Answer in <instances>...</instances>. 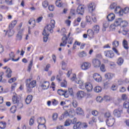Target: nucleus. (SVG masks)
Wrapping results in <instances>:
<instances>
[{
	"mask_svg": "<svg viewBox=\"0 0 129 129\" xmlns=\"http://www.w3.org/2000/svg\"><path fill=\"white\" fill-rule=\"evenodd\" d=\"M32 79H28L26 80L25 83L27 88V92L30 93L33 90V88L36 87L37 85V81L35 80L31 81Z\"/></svg>",
	"mask_w": 129,
	"mask_h": 129,
	"instance_id": "obj_1",
	"label": "nucleus"
},
{
	"mask_svg": "<svg viewBox=\"0 0 129 129\" xmlns=\"http://www.w3.org/2000/svg\"><path fill=\"white\" fill-rule=\"evenodd\" d=\"M55 28V20H52L50 21V24L47 25L44 28L43 32L45 33H48V32H50V33H53V29Z\"/></svg>",
	"mask_w": 129,
	"mask_h": 129,
	"instance_id": "obj_2",
	"label": "nucleus"
},
{
	"mask_svg": "<svg viewBox=\"0 0 129 129\" xmlns=\"http://www.w3.org/2000/svg\"><path fill=\"white\" fill-rule=\"evenodd\" d=\"M17 20H14L11 22V23L9 26V30L7 31L6 32L8 33L10 37H12L14 34H15V32H14V30H13V29H14L15 26L17 25Z\"/></svg>",
	"mask_w": 129,
	"mask_h": 129,
	"instance_id": "obj_3",
	"label": "nucleus"
},
{
	"mask_svg": "<svg viewBox=\"0 0 129 129\" xmlns=\"http://www.w3.org/2000/svg\"><path fill=\"white\" fill-rule=\"evenodd\" d=\"M128 24V23L126 21H122V19H121V18H118L116 19L114 22V26L117 27L118 26H120V25H121L123 28H124V27H126Z\"/></svg>",
	"mask_w": 129,
	"mask_h": 129,
	"instance_id": "obj_4",
	"label": "nucleus"
},
{
	"mask_svg": "<svg viewBox=\"0 0 129 129\" xmlns=\"http://www.w3.org/2000/svg\"><path fill=\"white\" fill-rule=\"evenodd\" d=\"M106 122L108 126H112L115 122V119L113 117H110L109 119H106Z\"/></svg>",
	"mask_w": 129,
	"mask_h": 129,
	"instance_id": "obj_5",
	"label": "nucleus"
},
{
	"mask_svg": "<svg viewBox=\"0 0 129 129\" xmlns=\"http://www.w3.org/2000/svg\"><path fill=\"white\" fill-rule=\"evenodd\" d=\"M82 86H83V87H85L87 91L88 92H90L91 91H92V89L93 87H92V85L90 84V83H87L86 84L82 85Z\"/></svg>",
	"mask_w": 129,
	"mask_h": 129,
	"instance_id": "obj_6",
	"label": "nucleus"
},
{
	"mask_svg": "<svg viewBox=\"0 0 129 129\" xmlns=\"http://www.w3.org/2000/svg\"><path fill=\"white\" fill-rule=\"evenodd\" d=\"M92 64L93 66L95 68H98L100 66V64H101V62H100V60L97 58H94L92 60Z\"/></svg>",
	"mask_w": 129,
	"mask_h": 129,
	"instance_id": "obj_7",
	"label": "nucleus"
},
{
	"mask_svg": "<svg viewBox=\"0 0 129 129\" xmlns=\"http://www.w3.org/2000/svg\"><path fill=\"white\" fill-rule=\"evenodd\" d=\"M68 40V37L66 36V34H63L61 39L62 42L60 44V47H65V46H66V44H67Z\"/></svg>",
	"mask_w": 129,
	"mask_h": 129,
	"instance_id": "obj_8",
	"label": "nucleus"
},
{
	"mask_svg": "<svg viewBox=\"0 0 129 129\" xmlns=\"http://www.w3.org/2000/svg\"><path fill=\"white\" fill-rule=\"evenodd\" d=\"M104 54L106 57H108V58H113L114 56V53L113 51L111 50H107L104 52Z\"/></svg>",
	"mask_w": 129,
	"mask_h": 129,
	"instance_id": "obj_9",
	"label": "nucleus"
},
{
	"mask_svg": "<svg viewBox=\"0 0 129 129\" xmlns=\"http://www.w3.org/2000/svg\"><path fill=\"white\" fill-rule=\"evenodd\" d=\"M77 13L78 15H83V13H84V5H80L77 9Z\"/></svg>",
	"mask_w": 129,
	"mask_h": 129,
	"instance_id": "obj_10",
	"label": "nucleus"
},
{
	"mask_svg": "<svg viewBox=\"0 0 129 129\" xmlns=\"http://www.w3.org/2000/svg\"><path fill=\"white\" fill-rule=\"evenodd\" d=\"M93 77L94 79L97 82H101V81L102 80V78H101V76L98 74H94L93 75Z\"/></svg>",
	"mask_w": 129,
	"mask_h": 129,
	"instance_id": "obj_11",
	"label": "nucleus"
},
{
	"mask_svg": "<svg viewBox=\"0 0 129 129\" xmlns=\"http://www.w3.org/2000/svg\"><path fill=\"white\" fill-rule=\"evenodd\" d=\"M88 9L90 13H92L95 10V4L93 3L88 5Z\"/></svg>",
	"mask_w": 129,
	"mask_h": 129,
	"instance_id": "obj_12",
	"label": "nucleus"
},
{
	"mask_svg": "<svg viewBox=\"0 0 129 129\" xmlns=\"http://www.w3.org/2000/svg\"><path fill=\"white\" fill-rule=\"evenodd\" d=\"M91 64L89 62H84L81 66V69L83 70H87V69L90 68Z\"/></svg>",
	"mask_w": 129,
	"mask_h": 129,
	"instance_id": "obj_13",
	"label": "nucleus"
},
{
	"mask_svg": "<svg viewBox=\"0 0 129 129\" xmlns=\"http://www.w3.org/2000/svg\"><path fill=\"white\" fill-rule=\"evenodd\" d=\"M121 113H122V110H117L115 109L113 111V114L114 116L116 117H120V115H121Z\"/></svg>",
	"mask_w": 129,
	"mask_h": 129,
	"instance_id": "obj_14",
	"label": "nucleus"
},
{
	"mask_svg": "<svg viewBox=\"0 0 129 129\" xmlns=\"http://www.w3.org/2000/svg\"><path fill=\"white\" fill-rule=\"evenodd\" d=\"M77 96L78 99H81V98H83L84 96H85V93L83 91H80L77 93Z\"/></svg>",
	"mask_w": 129,
	"mask_h": 129,
	"instance_id": "obj_15",
	"label": "nucleus"
},
{
	"mask_svg": "<svg viewBox=\"0 0 129 129\" xmlns=\"http://www.w3.org/2000/svg\"><path fill=\"white\" fill-rule=\"evenodd\" d=\"M114 77V74L110 73H107L105 74V78L108 80H111Z\"/></svg>",
	"mask_w": 129,
	"mask_h": 129,
	"instance_id": "obj_16",
	"label": "nucleus"
},
{
	"mask_svg": "<svg viewBox=\"0 0 129 129\" xmlns=\"http://www.w3.org/2000/svg\"><path fill=\"white\" fill-rule=\"evenodd\" d=\"M114 13L116 14H119L120 16H122L123 14V12L122 11L121 8H120V7L119 6L116 7L115 9L114 10Z\"/></svg>",
	"mask_w": 129,
	"mask_h": 129,
	"instance_id": "obj_17",
	"label": "nucleus"
},
{
	"mask_svg": "<svg viewBox=\"0 0 129 129\" xmlns=\"http://www.w3.org/2000/svg\"><path fill=\"white\" fill-rule=\"evenodd\" d=\"M42 35H43V42H45L46 43L47 41H48V37H49V33L48 31L47 32H45V31H43Z\"/></svg>",
	"mask_w": 129,
	"mask_h": 129,
	"instance_id": "obj_18",
	"label": "nucleus"
},
{
	"mask_svg": "<svg viewBox=\"0 0 129 129\" xmlns=\"http://www.w3.org/2000/svg\"><path fill=\"white\" fill-rule=\"evenodd\" d=\"M37 122L39 124H45L46 123V119L44 117H39L37 119Z\"/></svg>",
	"mask_w": 129,
	"mask_h": 129,
	"instance_id": "obj_19",
	"label": "nucleus"
},
{
	"mask_svg": "<svg viewBox=\"0 0 129 129\" xmlns=\"http://www.w3.org/2000/svg\"><path fill=\"white\" fill-rule=\"evenodd\" d=\"M23 32H24V29L20 30L18 33L16 35L17 40H22V37L23 36Z\"/></svg>",
	"mask_w": 129,
	"mask_h": 129,
	"instance_id": "obj_20",
	"label": "nucleus"
},
{
	"mask_svg": "<svg viewBox=\"0 0 129 129\" xmlns=\"http://www.w3.org/2000/svg\"><path fill=\"white\" fill-rule=\"evenodd\" d=\"M12 101L14 104H16V103H18L19 101H20V98L18 97V96L17 95H15L12 98Z\"/></svg>",
	"mask_w": 129,
	"mask_h": 129,
	"instance_id": "obj_21",
	"label": "nucleus"
},
{
	"mask_svg": "<svg viewBox=\"0 0 129 129\" xmlns=\"http://www.w3.org/2000/svg\"><path fill=\"white\" fill-rule=\"evenodd\" d=\"M33 99V96L32 95H28L25 100V102L26 104H30L32 102V100Z\"/></svg>",
	"mask_w": 129,
	"mask_h": 129,
	"instance_id": "obj_22",
	"label": "nucleus"
},
{
	"mask_svg": "<svg viewBox=\"0 0 129 129\" xmlns=\"http://www.w3.org/2000/svg\"><path fill=\"white\" fill-rule=\"evenodd\" d=\"M87 35L91 38H94V31L92 29H88L87 30Z\"/></svg>",
	"mask_w": 129,
	"mask_h": 129,
	"instance_id": "obj_23",
	"label": "nucleus"
},
{
	"mask_svg": "<svg viewBox=\"0 0 129 129\" xmlns=\"http://www.w3.org/2000/svg\"><path fill=\"white\" fill-rule=\"evenodd\" d=\"M114 18H115V16L113 13H110L107 16L108 22H112V21L114 20Z\"/></svg>",
	"mask_w": 129,
	"mask_h": 129,
	"instance_id": "obj_24",
	"label": "nucleus"
},
{
	"mask_svg": "<svg viewBox=\"0 0 129 129\" xmlns=\"http://www.w3.org/2000/svg\"><path fill=\"white\" fill-rule=\"evenodd\" d=\"M49 85H50L49 82L45 81L42 84L41 87L42 89H44L45 90L49 88Z\"/></svg>",
	"mask_w": 129,
	"mask_h": 129,
	"instance_id": "obj_25",
	"label": "nucleus"
},
{
	"mask_svg": "<svg viewBox=\"0 0 129 129\" xmlns=\"http://www.w3.org/2000/svg\"><path fill=\"white\" fill-rule=\"evenodd\" d=\"M6 73L7 74L6 77H8V78H11V77H12V72L10 68L7 69V70L6 71Z\"/></svg>",
	"mask_w": 129,
	"mask_h": 129,
	"instance_id": "obj_26",
	"label": "nucleus"
},
{
	"mask_svg": "<svg viewBox=\"0 0 129 129\" xmlns=\"http://www.w3.org/2000/svg\"><path fill=\"white\" fill-rule=\"evenodd\" d=\"M81 127H82L81 122H77L74 124L73 126L74 129H80L81 128Z\"/></svg>",
	"mask_w": 129,
	"mask_h": 129,
	"instance_id": "obj_27",
	"label": "nucleus"
},
{
	"mask_svg": "<svg viewBox=\"0 0 129 129\" xmlns=\"http://www.w3.org/2000/svg\"><path fill=\"white\" fill-rule=\"evenodd\" d=\"M122 45L124 49L127 50L128 49V43L126 40L124 39L122 42Z\"/></svg>",
	"mask_w": 129,
	"mask_h": 129,
	"instance_id": "obj_28",
	"label": "nucleus"
},
{
	"mask_svg": "<svg viewBox=\"0 0 129 129\" xmlns=\"http://www.w3.org/2000/svg\"><path fill=\"white\" fill-rule=\"evenodd\" d=\"M93 31H94L95 33H96V34H98V33H99L100 30L99 25H95L93 27Z\"/></svg>",
	"mask_w": 129,
	"mask_h": 129,
	"instance_id": "obj_29",
	"label": "nucleus"
},
{
	"mask_svg": "<svg viewBox=\"0 0 129 129\" xmlns=\"http://www.w3.org/2000/svg\"><path fill=\"white\" fill-rule=\"evenodd\" d=\"M71 123H72V120L70 119H67L64 122V126H69Z\"/></svg>",
	"mask_w": 129,
	"mask_h": 129,
	"instance_id": "obj_30",
	"label": "nucleus"
},
{
	"mask_svg": "<svg viewBox=\"0 0 129 129\" xmlns=\"http://www.w3.org/2000/svg\"><path fill=\"white\" fill-rule=\"evenodd\" d=\"M119 45V42H118V41H117V40H114L112 42L113 48H116V47H118Z\"/></svg>",
	"mask_w": 129,
	"mask_h": 129,
	"instance_id": "obj_31",
	"label": "nucleus"
},
{
	"mask_svg": "<svg viewBox=\"0 0 129 129\" xmlns=\"http://www.w3.org/2000/svg\"><path fill=\"white\" fill-rule=\"evenodd\" d=\"M122 34H123V35H125L127 34H128L129 30L127 28H125V27H122Z\"/></svg>",
	"mask_w": 129,
	"mask_h": 129,
	"instance_id": "obj_32",
	"label": "nucleus"
},
{
	"mask_svg": "<svg viewBox=\"0 0 129 129\" xmlns=\"http://www.w3.org/2000/svg\"><path fill=\"white\" fill-rule=\"evenodd\" d=\"M109 26V23L107 21H105L104 22L103 24V28H104V31H105V29H106V28H108Z\"/></svg>",
	"mask_w": 129,
	"mask_h": 129,
	"instance_id": "obj_33",
	"label": "nucleus"
},
{
	"mask_svg": "<svg viewBox=\"0 0 129 129\" xmlns=\"http://www.w3.org/2000/svg\"><path fill=\"white\" fill-rule=\"evenodd\" d=\"M104 117H106L107 119L110 118V117H112V116H111V115H110V113H109V112H106L105 113H104Z\"/></svg>",
	"mask_w": 129,
	"mask_h": 129,
	"instance_id": "obj_34",
	"label": "nucleus"
},
{
	"mask_svg": "<svg viewBox=\"0 0 129 129\" xmlns=\"http://www.w3.org/2000/svg\"><path fill=\"white\" fill-rule=\"evenodd\" d=\"M123 63V58H121V57H119L118 59V60L117 61V63L118 64V65H119V66H121V65L122 64V63Z\"/></svg>",
	"mask_w": 129,
	"mask_h": 129,
	"instance_id": "obj_35",
	"label": "nucleus"
},
{
	"mask_svg": "<svg viewBox=\"0 0 129 129\" xmlns=\"http://www.w3.org/2000/svg\"><path fill=\"white\" fill-rule=\"evenodd\" d=\"M87 54H86V52L85 51H83L82 52L79 53V56L81 58H83V57H86Z\"/></svg>",
	"mask_w": 129,
	"mask_h": 129,
	"instance_id": "obj_36",
	"label": "nucleus"
},
{
	"mask_svg": "<svg viewBox=\"0 0 129 129\" xmlns=\"http://www.w3.org/2000/svg\"><path fill=\"white\" fill-rule=\"evenodd\" d=\"M94 90L95 92L99 93V92H101L102 89L100 86H96L94 88Z\"/></svg>",
	"mask_w": 129,
	"mask_h": 129,
	"instance_id": "obj_37",
	"label": "nucleus"
},
{
	"mask_svg": "<svg viewBox=\"0 0 129 129\" xmlns=\"http://www.w3.org/2000/svg\"><path fill=\"white\" fill-rule=\"evenodd\" d=\"M32 67H33V60H31L28 67L27 71L28 72H31V69H32Z\"/></svg>",
	"mask_w": 129,
	"mask_h": 129,
	"instance_id": "obj_38",
	"label": "nucleus"
},
{
	"mask_svg": "<svg viewBox=\"0 0 129 129\" xmlns=\"http://www.w3.org/2000/svg\"><path fill=\"white\" fill-rule=\"evenodd\" d=\"M7 126V123L6 122H0V128H5Z\"/></svg>",
	"mask_w": 129,
	"mask_h": 129,
	"instance_id": "obj_39",
	"label": "nucleus"
},
{
	"mask_svg": "<svg viewBox=\"0 0 129 129\" xmlns=\"http://www.w3.org/2000/svg\"><path fill=\"white\" fill-rule=\"evenodd\" d=\"M55 5L56 7H58V8H61V7H62V3L60 0L56 1L55 2Z\"/></svg>",
	"mask_w": 129,
	"mask_h": 129,
	"instance_id": "obj_40",
	"label": "nucleus"
},
{
	"mask_svg": "<svg viewBox=\"0 0 129 129\" xmlns=\"http://www.w3.org/2000/svg\"><path fill=\"white\" fill-rule=\"evenodd\" d=\"M10 110L12 112V113H15L16 111H17V107L16 106H13L11 107L10 109Z\"/></svg>",
	"mask_w": 129,
	"mask_h": 129,
	"instance_id": "obj_41",
	"label": "nucleus"
},
{
	"mask_svg": "<svg viewBox=\"0 0 129 129\" xmlns=\"http://www.w3.org/2000/svg\"><path fill=\"white\" fill-rule=\"evenodd\" d=\"M76 83H77V84H80L81 85H80V86H81V88L82 89H84V88L83 87V86H82V85L84 84L82 83V81H81V80H79L78 81H76Z\"/></svg>",
	"mask_w": 129,
	"mask_h": 129,
	"instance_id": "obj_42",
	"label": "nucleus"
},
{
	"mask_svg": "<svg viewBox=\"0 0 129 129\" xmlns=\"http://www.w3.org/2000/svg\"><path fill=\"white\" fill-rule=\"evenodd\" d=\"M48 6H49V3H48V1H45L43 2H42V6L45 9H46V8L48 7Z\"/></svg>",
	"mask_w": 129,
	"mask_h": 129,
	"instance_id": "obj_43",
	"label": "nucleus"
},
{
	"mask_svg": "<svg viewBox=\"0 0 129 129\" xmlns=\"http://www.w3.org/2000/svg\"><path fill=\"white\" fill-rule=\"evenodd\" d=\"M28 23L29 25H31V24H33V25H35L36 24V20L34 19H31L29 21Z\"/></svg>",
	"mask_w": 129,
	"mask_h": 129,
	"instance_id": "obj_44",
	"label": "nucleus"
},
{
	"mask_svg": "<svg viewBox=\"0 0 129 129\" xmlns=\"http://www.w3.org/2000/svg\"><path fill=\"white\" fill-rule=\"evenodd\" d=\"M116 6H117V4H116L115 3H113L110 5V9L111 10H113V9H115V8H116Z\"/></svg>",
	"mask_w": 129,
	"mask_h": 129,
	"instance_id": "obj_45",
	"label": "nucleus"
},
{
	"mask_svg": "<svg viewBox=\"0 0 129 129\" xmlns=\"http://www.w3.org/2000/svg\"><path fill=\"white\" fill-rule=\"evenodd\" d=\"M77 113H79V114H83V110H82V109L80 107L77 108Z\"/></svg>",
	"mask_w": 129,
	"mask_h": 129,
	"instance_id": "obj_46",
	"label": "nucleus"
},
{
	"mask_svg": "<svg viewBox=\"0 0 129 129\" xmlns=\"http://www.w3.org/2000/svg\"><path fill=\"white\" fill-rule=\"evenodd\" d=\"M65 91L62 90V89H59L57 90V93L59 94V95H64V92Z\"/></svg>",
	"mask_w": 129,
	"mask_h": 129,
	"instance_id": "obj_47",
	"label": "nucleus"
},
{
	"mask_svg": "<svg viewBox=\"0 0 129 129\" xmlns=\"http://www.w3.org/2000/svg\"><path fill=\"white\" fill-rule=\"evenodd\" d=\"M102 100H103V98L101 96H98L96 98V101L98 102H102Z\"/></svg>",
	"mask_w": 129,
	"mask_h": 129,
	"instance_id": "obj_48",
	"label": "nucleus"
},
{
	"mask_svg": "<svg viewBox=\"0 0 129 129\" xmlns=\"http://www.w3.org/2000/svg\"><path fill=\"white\" fill-rule=\"evenodd\" d=\"M103 100H104V101H109V100H110V97L108 96H105L103 98Z\"/></svg>",
	"mask_w": 129,
	"mask_h": 129,
	"instance_id": "obj_49",
	"label": "nucleus"
},
{
	"mask_svg": "<svg viewBox=\"0 0 129 129\" xmlns=\"http://www.w3.org/2000/svg\"><path fill=\"white\" fill-rule=\"evenodd\" d=\"M38 129H47L46 128V125H45V124H38Z\"/></svg>",
	"mask_w": 129,
	"mask_h": 129,
	"instance_id": "obj_50",
	"label": "nucleus"
},
{
	"mask_svg": "<svg viewBox=\"0 0 129 129\" xmlns=\"http://www.w3.org/2000/svg\"><path fill=\"white\" fill-rule=\"evenodd\" d=\"M34 117H31V118L30 119V121H29V124L30 125H33V124H34Z\"/></svg>",
	"mask_w": 129,
	"mask_h": 129,
	"instance_id": "obj_51",
	"label": "nucleus"
},
{
	"mask_svg": "<svg viewBox=\"0 0 129 129\" xmlns=\"http://www.w3.org/2000/svg\"><path fill=\"white\" fill-rule=\"evenodd\" d=\"M63 95L66 98H68V97H69V95H70V94L69 93V92L64 91Z\"/></svg>",
	"mask_w": 129,
	"mask_h": 129,
	"instance_id": "obj_52",
	"label": "nucleus"
},
{
	"mask_svg": "<svg viewBox=\"0 0 129 129\" xmlns=\"http://www.w3.org/2000/svg\"><path fill=\"white\" fill-rule=\"evenodd\" d=\"M5 3L8 6H11V5H13V0H6Z\"/></svg>",
	"mask_w": 129,
	"mask_h": 129,
	"instance_id": "obj_53",
	"label": "nucleus"
},
{
	"mask_svg": "<svg viewBox=\"0 0 129 129\" xmlns=\"http://www.w3.org/2000/svg\"><path fill=\"white\" fill-rule=\"evenodd\" d=\"M100 70L102 72H105V66L104 64H101L100 67Z\"/></svg>",
	"mask_w": 129,
	"mask_h": 129,
	"instance_id": "obj_54",
	"label": "nucleus"
},
{
	"mask_svg": "<svg viewBox=\"0 0 129 129\" xmlns=\"http://www.w3.org/2000/svg\"><path fill=\"white\" fill-rule=\"evenodd\" d=\"M123 106L124 108H128L129 107V102H125L123 103Z\"/></svg>",
	"mask_w": 129,
	"mask_h": 129,
	"instance_id": "obj_55",
	"label": "nucleus"
},
{
	"mask_svg": "<svg viewBox=\"0 0 129 129\" xmlns=\"http://www.w3.org/2000/svg\"><path fill=\"white\" fill-rule=\"evenodd\" d=\"M78 105V103H77V101L75 100H73V106H74V107H75V108H76V107H77Z\"/></svg>",
	"mask_w": 129,
	"mask_h": 129,
	"instance_id": "obj_56",
	"label": "nucleus"
},
{
	"mask_svg": "<svg viewBox=\"0 0 129 129\" xmlns=\"http://www.w3.org/2000/svg\"><path fill=\"white\" fill-rule=\"evenodd\" d=\"M58 117V114L56 113H53L52 115V118L53 120H56L57 119V118Z\"/></svg>",
	"mask_w": 129,
	"mask_h": 129,
	"instance_id": "obj_57",
	"label": "nucleus"
},
{
	"mask_svg": "<svg viewBox=\"0 0 129 129\" xmlns=\"http://www.w3.org/2000/svg\"><path fill=\"white\" fill-rule=\"evenodd\" d=\"M16 80H17V79H16V78H12L8 81V82L9 83H13V82H15Z\"/></svg>",
	"mask_w": 129,
	"mask_h": 129,
	"instance_id": "obj_58",
	"label": "nucleus"
},
{
	"mask_svg": "<svg viewBox=\"0 0 129 129\" xmlns=\"http://www.w3.org/2000/svg\"><path fill=\"white\" fill-rule=\"evenodd\" d=\"M92 114L94 116H97V115H98V111H97V110L92 111Z\"/></svg>",
	"mask_w": 129,
	"mask_h": 129,
	"instance_id": "obj_59",
	"label": "nucleus"
},
{
	"mask_svg": "<svg viewBox=\"0 0 129 129\" xmlns=\"http://www.w3.org/2000/svg\"><path fill=\"white\" fill-rule=\"evenodd\" d=\"M61 64H62L61 68H62V70H66V68H65V67H66V63L64 61H62Z\"/></svg>",
	"mask_w": 129,
	"mask_h": 129,
	"instance_id": "obj_60",
	"label": "nucleus"
},
{
	"mask_svg": "<svg viewBox=\"0 0 129 129\" xmlns=\"http://www.w3.org/2000/svg\"><path fill=\"white\" fill-rule=\"evenodd\" d=\"M86 20L88 23H90V22H91V17L89 16H87L86 17Z\"/></svg>",
	"mask_w": 129,
	"mask_h": 129,
	"instance_id": "obj_61",
	"label": "nucleus"
},
{
	"mask_svg": "<svg viewBox=\"0 0 129 129\" xmlns=\"http://www.w3.org/2000/svg\"><path fill=\"white\" fill-rule=\"evenodd\" d=\"M122 12H123V13H124L125 14H127V13L128 12H129V8H128V7L125 8L123 9V10H122Z\"/></svg>",
	"mask_w": 129,
	"mask_h": 129,
	"instance_id": "obj_62",
	"label": "nucleus"
},
{
	"mask_svg": "<svg viewBox=\"0 0 129 129\" xmlns=\"http://www.w3.org/2000/svg\"><path fill=\"white\" fill-rule=\"evenodd\" d=\"M68 92L70 93V95H73V89L72 88H69Z\"/></svg>",
	"mask_w": 129,
	"mask_h": 129,
	"instance_id": "obj_63",
	"label": "nucleus"
},
{
	"mask_svg": "<svg viewBox=\"0 0 129 129\" xmlns=\"http://www.w3.org/2000/svg\"><path fill=\"white\" fill-rule=\"evenodd\" d=\"M111 89L113 90V91H114L117 89V87L115 85H112Z\"/></svg>",
	"mask_w": 129,
	"mask_h": 129,
	"instance_id": "obj_64",
	"label": "nucleus"
}]
</instances>
